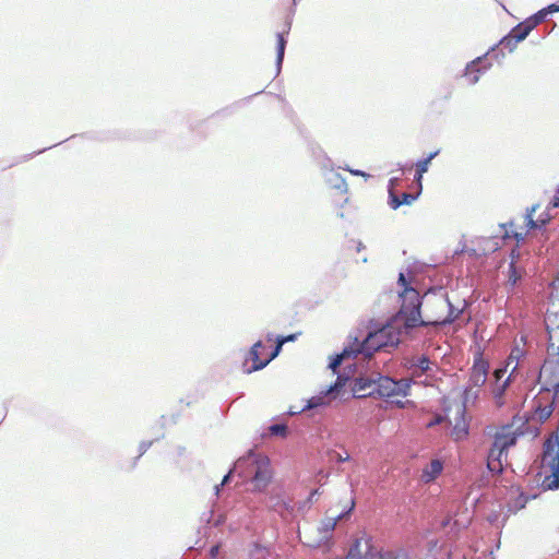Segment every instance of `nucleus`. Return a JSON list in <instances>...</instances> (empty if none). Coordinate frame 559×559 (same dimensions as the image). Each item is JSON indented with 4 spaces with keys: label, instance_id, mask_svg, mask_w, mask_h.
Masks as SVG:
<instances>
[{
    "label": "nucleus",
    "instance_id": "obj_1",
    "mask_svg": "<svg viewBox=\"0 0 559 559\" xmlns=\"http://www.w3.org/2000/svg\"><path fill=\"white\" fill-rule=\"evenodd\" d=\"M401 297L403 302L396 314V322L403 321L405 331L417 326L452 323L462 312L443 295L425 296L420 301L416 289L406 288Z\"/></svg>",
    "mask_w": 559,
    "mask_h": 559
},
{
    "label": "nucleus",
    "instance_id": "obj_2",
    "mask_svg": "<svg viewBox=\"0 0 559 559\" xmlns=\"http://www.w3.org/2000/svg\"><path fill=\"white\" fill-rule=\"evenodd\" d=\"M522 432L512 426H503L493 436V442L487 456V468L495 474H501L507 462V451L516 444Z\"/></svg>",
    "mask_w": 559,
    "mask_h": 559
},
{
    "label": "nucleus",
    "instance_id": "obj_3",
    "mask_svg": "<svg viewBox=\"0 0 559 559\" xmlns=\"http://www.w3.org/2000/svg\"><path fill=\"white\" fill-rule=\"evenodd\" d=\"M401 326H403V321L396 322L395 317L391 323L370 332L358 345L356 352L364 354L366 357H371L374 352L385 347H395L400 343Z\"/></svg>",
    "mask_w": 559,
    "mask_h": 559
},
{
    "label": "nucleus",
    "instance_id": "obj_4",
    "mask_svg": "<svg viewBox=\"0 0 559 559\" xmlns=\"http://www.w3.org/2000/svg\"><path fill=\"white\" fill-rule=\"evenodd\" d=\"M412 384V378L394 380L388 376L377 374L374 396L385 399L397 408H404L408 402H403L401 399L409 395Z\"/></svg>",
    "mask_w": 559,
    "mask_h": 559
},
{
    "label": "nucleus",
    "instance_id": "obj_5",
    "mask_svg": "<svg viewBox=\"0 0 559 559\" xmlns=\"http://www.w3.org/2000/svg\"><path fill=\"white\" fill-rule=\"evenodd\" d=\"M443 421L452 426L451 437L455 441L466 439L468 436V421L466 418V406L463 401H451L444 408V416L437 415L427 427H433Z\"/></svg>",
    "mask_w": 559,
    "mask_h": 559
},
{
    "label": "nucleus",
    "instance_id": "obj_6",
    "mask_svg": "<svg viewBox=\"0 0 559 559\" xmlns=\"http://www.w3.org/2000/svg\"><path fill=\"white\" fill-rule=\"evenodd\" d=\"M559 12V5L557 4H550L547 8L540 10L537 12L533 17L530 20L520 23L515 27L512 28V31L507 35L502 40L501 44L506 47L511 46L512 44H518L526 38V36L531 33V31L536 27L538 24H540L546 15L548 13Z\"/></svg>",
    "mask_w": 559,
    "mask_h": 559
},
{
    "label": "nucleus",
    "instance_id": "obj_7",
    "mask_svg": "<svg viewBox=\"0 0 559 559\" xmlns=\"http://www.w3.org/2000/svg\"><path fill=\"white\" fill-rule=\"evenodd\" d=\"M556 393L550 389L542 390L533 400L531 419L545 423L554 413Z\"/></svg>",
    "mask_w": 559,
    "mask_h": 559
},
{
    "label": "nucleus",
    "instance_id": "obj_8",
    "mask_svg": "<svg viewBox=\"0 0 559 559\" xmlns=\"http://www.w3.org/2000/svg\"><path fill=\"white\" fill-rule=\"evenodd\" d=\"M277 353L273 349L270 354L266 353V346L261 342L253 344L249 350L245 361V372L251 373L258 371L267 366L275 357Z\"/></svg>",
    "mask_w": 559,
    "mask_h": 559
},
{
    "label": "nucleus",
    "instance_id": "obj_9",
    "mask_svg": "<svg viewBox=\"0 0 559 559\" xmlns=\"http://www.w3.org/2000/svg\"><path fill=\"white\" fill-rule=\"evenodd\" d=\"M547 354L548 356L540 368L539 378L557 389L559 388V346L549 343Z\"/></svg>",
    "mask_w": 559,
    "mask_h": 559
},
{
    "label": "nucleus",
    "instance_id": "obj_10",
    "mask_svg": "<svg viewBox=\"0 0 559 559\" xmlns=\"http://www.w3.org/2000/svg\"><path fill=\"white\" fill-rule=\"evenodd\" d=\"M506 368H497L493 371V380L490 382V392L497 407H502L506 404V392L510 385L514 374H507Z\"/></svg>",
    "mask_w": 559,
    "mask_h": 559
},
{
    "label": "nucleus",
    "instance_id": "obj_11",
    "mask_svg": "<svg viewBox=\"0 0 559 559\" xmlns=\"http://www.w3.org/2000/svg\"><path fill=\"white\" fill-rule=\"evenodd\" d=\"M252 463L255 465L254 476L252 483L254 490L262 491L270 484L272 472L270 468V461L266 456H252Z\"/></svg>",
    "mask_w": 559,
    "mask_h": 559
},
{
    "label": "nucleus",
    "instance_id": "obj_12",
    "mask_svg": "<svg viewBox=\"0 0 559 559\" xmlns=\"http://www.w3.org/2000/svg\"><path fill=\"white\" fill-rule=\"evenodd\" d=\"M344 516L343 513H340L337 515H334V516H326L324 518L321 523H320V526H318V531H320L322 533V536L320 539H313L309 536V532L308 531H305L304 532V536H302V533L299 532V537L300 539H304V544H306L307 546L309 547H318L322 540H326L329 538V536L331 535V533L334 531L337 522Z\"/></svg>",
    "mask_w": 559,
    "mask_h": 559
},
{
    "label": "nucleus",
    "instance_id": "obj_13",
    "mask_svg": "<svg viewBox=\"0 0 559 559\" xmlns=\"http://www.w3.org/2000/svg\"><path fill=\"white\" fill-rule=\"evenodd\" d=\"M489 362L484 359L481 354L474 358V364L471 370L469 382L473 386L480 388L485 384L488 376Z\"/></svg>",
    "mask_w": 559,
    "mask_h": 559
},
{
    "label": "nucleus",
    "instance_id": "obj_14",
    "mask_svg": "<svg viewBox=\"0 0 559 559\" xmlns=\"http://www.w3.org/2000/svg\"><path fill=\"white\" fill-rule=\"evenodd\" d=\"M376 376L359 377L354 380L353 392L357 397L374 396Z\"/></svg>",
    "mask_w": 559,
    "mask_h": 559
},
{
    "label": "nucleus",
    "instance_id": "obj_15",
    "mask_svg": "<svg viewBox=\"0 0 559 559\" xmlns=\"http://www.w3.org/2000/svg\"><path fill=\"white\" fill-rule=\"evenodd\" d=\"M370 539H357L345 559H369Z\"/></svg>",
    "mask_w": 559,
    "mask_h": 559
},
{
    "label": "nucleus",
    "instance_id": "obj_16",
    "mask_svg": "<svg viewBox=\"0 0 559 559\" xmlns=\"http://www.w3.org/2000/svg\"><path fill=\"white\" fill-rule=\"evenodd\" d=\"M525 356V350L520 346H514L508 356V359L504 362V366L502 368L507 369V372H510L511 374H515L521 359Z\"/></svg>",
    "mask_w": 559,
    "mask_h": 559
},
{
    "label": "nucleus",
    "instance_id": "obj_17",
    "mask_svg": "<svg viewBox=\"0 0 559 559\" xmlns=\"http://www.w3.org/2000/svg\"><path fill=\"white\" fill-rule=\"evenodd\" d=\"M443 464L440 460H432L421 472V480L425 484L433 481L442 472Z\"/></svg>",
    "mask_w": 559,
    "mask_h": 559
},
{
    "label": "nucleus",
    "instance_id": "obj_18",
    "mask_svg": "<svg viewBox=\"0 0 559 559\" xmlns=\"http://www.w3.org/2000/svg\"><path fill=\"white\" fill-rule=\"evenodd\" d=\"M538 205H534L526 214V226L528 229L542 228L546 224H548L551 219V216L548 212L542 213L536 219L533 218V214L536 212Z\"/></svg>",
    "mask_w": 559,
    "mask_h": 559
},
{
    "label": "nucleus",
    "instance_id": "obj_19",
    "mask_svg": "<svg viewBox=\"0 0 559 559\" xmlns=\"http://www.w3.org/2000/svg\"><path fill=\"white\" fill-rule=\"evenodd\" d=\"M511 496H515L514 499H512L508 507L510 512H518L525 508L528 497H526L522 491H520V488H511L510 490Z\"/></svg>",
    "mask_w": 559,
    "mask_h": 559
},
{
    "label": "nucleus",
    "instance_id": "obj_20",
    "mask_svg": "<svg viewBox=\"0 0 559 559\" xmlns=\"http://www.w3.org/2000/svg\"><path fill=\"white\" fill-rule=\"evenodd\" d=\"M430 360L427 356H420L417 358H413L409 365V369L412 370L413 377H419L424 372L430 369Z\"/></svg>",
    "mask_w": 559,
    "mask_h": 559
},
{
    "label": "nucleus",
    "instance_id": "obj_21",
    "mask_svg": "<svg viewBox=\"0 0 559 559\" xmlns=\"http://www.w3.org/2000/svg\"><path fill=\"white\" fill-rule=\"evenodd\" d=\"M370 552L369 559H408L406 552L402 549L386 550L378 554L371 544Z\"/></svg>",
    "mask_w": 559,
    "mask_h": 559
},
{
    "label": "nucleus",
    "instance_id": "obj_22",
    "mask_svg": "<svg viewBox=\"0 0 559 559\" xmlns=\"http://www.w3.org/2000/svg\"><path fill=\"white\" fill-rule=\"evenodd\" d=\"M439 154V150L430 153L426 158L421 159V160H418L416 163V175H415V180L417 181V183L420 186L421 185V179H423V176L425 173L428 171V168H429V165L431 163V160Z\"/></svg>",
    "mask_w": 559,
    "mask_h": 559
},
{
    "label": "nucleus",
    "instance_id": "obj_23",
    "mask_svg": "<svg viewBox=\"0 0 559 559\" xmlns=\"http://www.w3.org/2000/svg\"><path fill=\"white\" fill-rule=\"evenodd\" d=\"M514 224L510 222L509 224H502L501 228L504 230L502 238L503 239H515L518 242L523 241L526 233L518 231L514 228Z\"/></svg>",
    "mask_w": 559,
    "mask_h": 559
},
{
    "label": "nucleus",
    "instance_id": "obj_24",
    "mask_svg": "<svg viewBox=\"0 0 559 559\" xmlns=\"http://www.w3.org/2000/svg\"><path fill=\"white\" fill-rule=\"evenodd\" d=\"M288 34V29H283L282 32L277 33L276 35V49H277V62L282 63L286 47V39L285 35Z\"/></svg>",
    "mask_w": 559,
    "mask_h": 559
},
{
    "label": "nucleus",
    "instance_id": "obj_25",
    "mask_svg": "<svg viewBox=\"0 0 559 559\" xmlns=\"http://www.w3.org/2000/svg\"><path fill=\"white\" fill-rule=\"evenodd\" d=\"M414 200H415V197L413 194L404 192V193H402L401 198L396 197V195H392L390 204H391L392 209L395 210L403 204H411Z\"/></svg>",
    "mask_w": 559,
    "mask_h": 559
},
{
    "label": "nucleus",
    "instance_id": "obj_26",
    "mask_svg": "<svg viewBox=\"0 0 559 559\" xmlns=\"http://www.w3.org/2000/svg\"><path fill=\"white\" fill-rule=\"evenodd\" d=\"M481 59L478 58L477 60L473 61L471 64L467 66L465 76L467 78L468 82L471 84H475L479 80V75L477 74L479 72L478 69H476L477 62H480Z\"/></svg>",
    "mask_w": 559,
    "mask_h": 559
},
{
    "label": "nucleus",
    "instance_id": "obj_27",
    "mask_svg": "<svg viewBox=\"0 0 559 559\" xmlns=\"http://www.w3.org/2000/svg\"><path fill=\"white\" fill-rule=\"evenodd\" d=\"M357 353L356 349H348L345 348L340 355H337L331 362L330 368L333 370V372L336 371L337 367L341 365V362L349 357L352 354Z\"/></svg>",
    "mask_w": 559,
    "mask_h": 559
},
{
    "label": "nucleus",
    "instance_id": "obj_28",
    "mask_svg": "<svg viewBox=\"0 0 559 559\" xmlns=\"http://www.w3.org/2000/svg\"><path fill=\"white\" fill-rule=\"evenodd\" d=\"M270 433L273 436H282L285 437L287 433V426L283 424L272 425L270 428Z\"/></svg>",
    "mask_w": 559,
    "mask_h": 559
},
{
    "label": "nucleus",
    "instance_id": "obj_29",
    "mask_svg": "<svg viewBox=\"0 0 559 559\" xmlns=\"http://www.w3.org/2000/svg\"><path fill=\"white\" fill-rule=\"evenodd\" d=\"M548 318L554 320V322L559 324V301L551 302L550 309H548Z\"/></svg>",
    "mask_w": 559,
    "mask_h": 559
},
{
    "label": "nucleus",
    "instance_id": "obj_30",
    "mask_svg": "<svg viewBox=\"0 0 559 559\" xmlns=\"http://www.w3.org/2000/svg\"><path fill=\"white\" fill-rule=\"evenodd\" d=\"M345 380L346 379L337 377L335 383L333 385L329 386V389L324 392L325 395L331 394L333 392H338L344 386Z\"/></svg>",
    "mask_w": 559,
    "mask_h": 559
},
{
    "label": "nucleus",
    "instance_id": "obj_31",
    "mask_svg": "<svg viewBox=\"0 0 559 559\" xmlns=\"http://www.w3.org/2000/svg\"><path fill=\"white\" fill-rule=\"evenodd\" d=\"M296 337H297V334H290V335H288V336L277 338V344H276V346H275V348H274V349L276 350L277 355L280 354V352H281V349H282V346H283L285 343H287V342H293V341H295V340H296Z\"/></svg>",
    "mask_w": 559,
    "mask_h": 559
},
{
    "label": "nucleus",
    "instance_id": "obj_32",
    "mask_svg": "<svg viewBox=\"0 0 559 559\" xmlns=\"http://www.w3.org/2000/svg\"><path fill=\"white\" fill-rule=\"evenodd\" d=\"M324 404V397L323 396H313L308 401L307 408H316L320 405Z\"/></svg>",
    "mask_w": 559,
    "mask_h": 559
},
{
    "label": "nucleus",
    "instance_id": "obj_33",
    "mask_svg": "<svg viewBox=\"0 0 559 559\" xmlns=\"http://www.w3.org/2000/svg\"><path fill=\"white\" fill-rule=\"evenodd\" d=\"M520 277H521V275H520V274H518L516 269H515V266H514V263L512 262V263L510 264V276H509V281L514 285V284L518 282V280H519Z\"/></svg>",
    "mask_w": 559,
    "mask_h": 559
},
{
    "label": "nucleus",
    "instance_id": "obj_34",
    "mask_svg": "<svg viewBox=\"0 0 559 559\" xmlns=\"http://www.w3.org/2000/svg\"><path fill=\"white\" fill-rule=\"evenodd\" d=\"M230 475H231V471H229L228 474L224 476L221 484L216 486V493L219 492L221 487H223L224 485H226L229 481Z\"/></svg>",
    "mask_w": 559,
    "mask_h": 559
},
{
    "label": "nucleus",
    "instance_id": "obj_35",
    "mask_svg": "<svg viewBox=\"0 0 559 559\" xmlns=\"http://www.w3.org/2000/svg\"><path fill=\"white\" fill-rule=\"evenodd\" d=\"M218 551H219V546L218 545L213 546L210 550L211 557L215 558L218 555Z\"/></svg>",
    "mask_w": 559,
    "mask_h": 559
},
{
    "label": "nucleus",
    "instance_id": "obj_36",
    "mask_svg": "<svg viewBox=\"0 0 559 559\" xmlns=\"http://www.w3.org/2000/svg\"><path fill=\"white\" fill-rule=\"evenodd\" d=\"M399 282L404 286V289H406V288L408 289L409 288V287H407L406 278H405L403 273L400 274ZM404 292L405 290H403V293Z\"/></svg>",
    "mask_w": 559,
    "mask_h": 559
},
{
    "label": "nucleus",
    "instance_id": "obj_37",
    "mask_svg": "<svg viewBox=\"0 0 559 559\" xmlns=\"http://www.w3.org/2000/svg\"><path fill=\"white\" fill-rule=\"evenodd\" d=\"M549 206L552 209L559 207V197H555L549 203Z\"/></svg>",
    "mask_w": 559,
    "mask_h": 559
},
{
    "label": "nucleus",
    "instance_id": "obj_38",
    "mask_svg": "<svg viewBox=\"0 0 559 559\" xmlns=\"http://www.w3.org/2000/svg\"><path fill=\"white\" fill-rule=\"evenodd\" d=\"M336 460H337L338 462H345V461H348V460H349V455L346 453V455H345V456H343L342 454H340V453H338V454H337V456H336Z\"/></svg>",
    "mask_w": 559,
    "mask_h": 559
},
{
    "label": "nucleus",
    "instance_id": "obj_39",
    "mask_svg": "<svg viewBox=\"0 0 559 559\" xmlns=\"http://www.w3.org/2000/svg\"><path fill=\"white\" fill-rule=\"evenodd\" d=\"M352 173L355 174V175H359V176H366V174L360 171V170H355V171H352Z\"/></svg>",
    "mask_w": 559,
    "mask_h": 559
},
{
    "label": "nucleus",
    "instance_id": "obj_40",
    "mask_svg": "<svg viewBox=\"0 0 559 559\" xmlns=\"http://www.w3.org/2000/svg\"><path fill=\"white\" fill-rule=\"evenodd\" d=\"M354 506H355V503H354V501H352L348 512H350L354 509Z\"/></svg>",
    "mask_w": 559,
    "mask_h": 559
}]
</instances>
